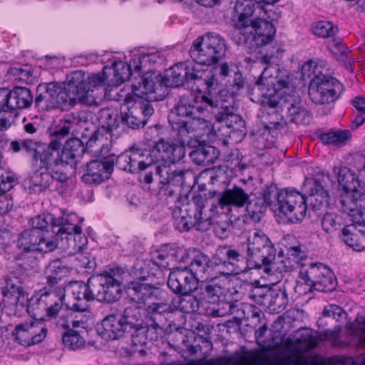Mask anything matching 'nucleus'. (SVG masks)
<instances>
[{
    "label": "nucleus",
    "mask_w": 365,
    "mask_h": 365,
    "mask_svg": "<svg viewBox=\"0 0 365 365\" xmlns=\"http://www.w3.org/2000/svg\"><path fill=\"white\" fill-rule=\"evenodd\" d=\"M289 85L290 77H273L269 74V71L265 69L251 90L252 100L270 108L282 106L284 103L289 104L287 110L289 120L299 125L309 124L312 120L309 112L297 102L293 96L286 93L285 90L289 89Z\"/></svg>",
    "instance_id": "obj_1"
},
{
    "label": "nucleus",
    "mask_w": 365,
    "mask_h": 365,
    "mask_svg": "<svg viewBox=\"0 0 365 365\" xmlns=\"http://www.w3.org/2000/svg\"><path fill=\"white\" fill-rule=\"evenodd\" d=\"M304 187L309 193L307 200L314 210L328 205L329 194L320 179L306 180ZM281 208L279 214H283L292 222L302 221L307 210V199L299 192L285 190L281 196Z\"/></svg>",
    "instance_id": "obj_2"
},
{
    "label": "nucleus",
    "mask_w": 365,
    "mask_h": 365,
    "mask_svg": "<svg viewBox=\"0 0 365 365\" xmlns=\"http://www.w3.org/2000/svg\"><path fill=\"white\" fill-rule=\"evenodd\" d=\"M167 81L170 86L179 87L185 83H197V86H205L207 95L202 96V101L211 108L217 107L218 103L211 94L217 87V79L212 70H200L192 63H180L168 72Z\"/></svg>",
    "instance_id": "obj_3"
},
{
    "label": "nucleus",
    "mask_w": 365,
    "mask_h": 365,
    "mask_svg": "<svg viewBox=\"0 0 365 365\" xmlns=\"http://www.w3.org/2000/svg\"><path fill=\"white\" fill-rule=\"evenodd\" d=\"M234 11L238 15L235 24L232 38L238 46L250 51L257 50L256 30L262 6H255L252 0H235Z\"/></svg>",
    "instance_id": "obj_4"
},
{
    "label": "nucleus",
    "mask_w": 365,
    "mask_h": 365,
    "mask_svg": "<svg viewBox=\"0 0 365 365\" xmlns=\"http://www.w3.org/2000/svg\"><path fill=\"white\" fill-rule=\"evenodd\" d=\"M227 49L223 37L217 33L208 32L193 41L189 53L197 63L211 66L225 57Z\"/></svg>",
    "instance_id": "obj_5"
},
{
    "label": "nucleus",
    "mask_w": 365,
    "mask_h": 365,
    "mask_svg": "<svg viewBox=\"0 0 365 365\" xmlns=\"http://www.w3.org/2000/svg\"><path fill=\"white\" fill-rule=\"evenodd\" d=\"M65 297V287H45L29 302L28 312L39 320L54 318L62 308Z\"/></svg>",
    "instance_id": "obj_6"
},
{
    "label": "nucleus",
    "mask_w": 365,
    "mask_h": 365,
    "mask_svg": "<svg viewBox=\"0 0 365 365\" xmlns=\"http://www.w3.org/2000/svg\"><path fill=\"white\" fill-rule=\"evenodd\" d=\"M115 164L119 169L130 173L142 172L140 181L146 184L153 182L157 166L153 165L150 151L140 148H131L115 157Z\"/></svg>",
    "instance_id": "obj_7"
},
{
    "label": "nucleus",
    "mask_w": 365,
    "mask_h": 365,
    "mask_svg": "<svg viewBox=\"0 0 365 365\" xmlns=\"http://www.w3.org/2000/svg\"><path fill=\"white\" fill-rule=\"evenodd\" d=\"M83 219H80L76 214L63 215L58 220V225L61 227L57 230H53L55 238L61 240L62 246L65 248H72L73 250L80 251L87 245V237L82 234L80 223Z\"/></svg>",
    "instance_id": "obj_8"
},
{
    "label": "nucleus",
    "mask_w": 365,
    "mask_h": 365,
    "mask_svg": "<svg viewBox=\"0 0 365 365\" xmlns=\"http://www.w3.org/2000/svg\"><path fill=\"white\" fill-rule=\"evenodd\" d=\"M122 269L119 267L110 269L109 272L93 275L88 278L89 283L97 301L112 303L118 299L121 289L116 274H120Z\"/></svg>",
    "instance_id": "obj_9"
},
{
    "label": "nucleus",
    "mask_w": 365,
    "mask_h": 365,
    "mask_svg": "<svg viewBox=\"0 0 365 365\" xmlns=\"http://www.w3.org/2000/svg\"><path fill=\"white\" fill-rule=\"evenodd\" d=\"M342 91L343 86L336 78L315 75L309 83L308 93L314 103L325 105L334 103Z\"/></svg>",
    "instance_id": "obj_10"
},
{
    "label": "nucleus",
    "mask_w": 365,
    "mask_h": 365,
    "mask_svg": "<svg viewBox=\"0 0 365 365\" xmlns=\"http://www.w3.org/2000/svg\"><path fill=\"white\" fill-rule=\"evenodd\" d=\"M58 246V240L55 235H51L48 231L35 229L24 230L18 239V247L24 251H37L50 252Z\"/></svg>",
    "instance_id": "obj_11"
},
{
    "label": "nucleus",
    "mask_w": 365,
    "mask_h": 365,
    "mask_svg": "<svg viewBox=\"0 0 365 365\" xmlns=\"http://www.w3.org/2000/svg\"><path fill=\"white\" fill-rule=\"evenodd\" d=\"M213 130L211 121L193 116L175 133L178 140L190 147H196L203 136H208Z\"/></svg>",
    "instance_id": "obj_12"
},
{
    "label": "nucleus",
    "mask_w": 365,
    "mask_h": 365,
    "mask_svg": "<svg viewBox=\"0 0 365 365\" xmlns=\"http://www.w3.org/2000/svg\"><path fill=\"white\" fill-rule=\"evenodd\" d=\"M184 143H174L163 138L155 143L149 150L153 160L154 165H164L174 164L181 160L185 155Z\"/></svg>",
    "instance_id": "obj_13"
},
{
    "label": "nucleus",
    "mask_w": 365,
    "mask_h": 365,
    "mask_svg": "<svg viewBox=\"0 0 365 365\" xmlns=\"http://www.w3.org/2000/svg\"><path fill=\"white\" fill-rule=\"evenodd\" d=\"M165 82L164 78L159 73H146L141 76L137 83L132 84V91L137 99L150 101H158L163 98L164 96L158 92L161 91Z\"/></svg>",
    "instance_id": "obj_14"
},
{
    "label": "nucleus",
    "mask_w": 365,
    "mask_h": 365,
    "mask_svg": "<svg viewBox=\"0 0 365 365\" xmlns=\"http://www.w3.org/2000/svg\"><path fill=\"white\" fill-rule=\"evenodd\" d=\"M128 110L121 113V121L132 129L145 125L149 117L153 113V108L148 101L135 99L132 102L130 97L125 99Z\"/></svg>",
    "instance_id": "obj_15"
},
{
    "label": "nucleus",
    "mask_w": 365,
    "mask_h": 365,
    "mask_svg": "<svg viewBox=\"0 0 365 365\" xmlns=\"http://www.w3.org/2000/svg\"><path fill=\"white\" fill-rule=\"evenodd\" d=\"M71 296L67 307L76 312H90L91 304L96 299L88 279L86 282H76L70 284Z\"/></svg>",
    "instance_id": "obj_16"
},
{
    "label": "nucleus",
    "mask_w": 365,
    "mask_h": 365,
    "mask_svg": "<svg viewBox=\"0 0 365 365\" xmlns=\"http://www.w3.org/2000/svg\"><path fill=\"white\" fill-rule=\"evenodd\" d=\"M216 265H223L231 274H239L250 269L246 259L237 250L227 246L220 248L213 257Z\"/></svg>",
    "instance_id": "obj_17"
},
{
    "label": "nucleus",
    "mask_w": 365,
    "mask_h": 365,
    "mask_svg": "<svg viewBox=\"0 0 365 365\" xmlns=\"http://www.w3.org/2000/svg\"><path fill=\"white\" fill-rule=\"evenodd\" d=\"M217 103V108L220 106V108L215 114L216 121L223 124L229 130L227 133L230 137L232 135L241 140L247 131L245 120L240 115L235 113L233 106L225 105L218 101Z\"/></svg>",
    "instance_id": "obj_18"
},
{
    "label": "nucleus",
    "mask_w": 365,
    "mask_h": 365,
    "mask_svg": "<svg viewBox=\"0 0 365 365\" xmlns=\"http://www.w3.org/2000/svg\"><path fill=\"white\" fill-rule=\"evenodd\" d=\"M199 281L188 267L177 268L170 272L168 286L172 292L180 296H187L195 291Z\"/></svg>",
    "instance_id": "obj_19"
},
{
    "label": "nucleus",
    "mask_w": 365,
    "mask_h": 365,
    "mask_svg": "<svg viewBox=\"0 0 365 365\" xmlns=\"http://www.w3.org/2000/svg\"><path fill=\"white\" fill-rule=\"evenodd\" d=\"M205 198L201 195L194 196L187 204L189 210H185L186 212L192 213L194 227L202 232L207 231L212 227L217 208L216 205H212L208 211L205 210Z\"/></svg>",
    "instance_id": "obj_20"
},
{
    "label": "nucleus",
    "mask_w": 365,
    "mask_h": 365,
    "mask_svg": "<svg viewBox=\"0 0 365 365\" xmlns=\"http://www.w3.org/2000/svg\"><path fill=\"white\" fill-rule=\"evenodd\" d=\"M115 157L108 155L104 160H94L86 163L83 182L88 184L101 183L108 179L113 170Z\"/></svg>",
    "instance_id": "obj_21"
},
{
    "label": "nucleus",
    "mask_w": 365,
    "mask_h": 365,
    "mask_svg": "<svg viewBox=\"0 0 365 365\" xmlns=\"http://www.w3.org/2000/svg\"><path fill=\"white\" fill-rule=\"evenodd\" d=\"M47 334L46 327L39 322L19 324L16 326L13 335L19 343L29 346L41 342Z\"/></svg>",
    "instance_id": "obj_22"
},
{
    "label": "nucleus",
    "mask_w": 365,
    "mask_h": 365,
    "mask_svg": "<svg viewBox=\"0 0 365 365\" xmlns=\"http://www.w3.org/2000/svg\"><path fill=\"white\" fill-rule=\"evenodd\" d=\"M82 78L81 82L78 85V92L81 93V96H78V101L88 106L96 105L97 98L93 94V88L105 83L106 80L105 71L93 74H86L83 72Z\"/></svg>",
    "instance_id": "obj_23"
},
{
    "label": "nucleus",
    "mask_w": 365,
    "mask_h": 365,
    "mask_svg": "<svg viewBox=\"0 0 365 365\" xmlns=\"http://www.w3.org/2000/svg\"><path fill=\"white\" fill-rule=\"evenodd\" d=\"M258 25L256 30L257 49L269 43L274 38L276 33L274 26L271 23L279 19V14L272 10H267L262 6V11L259 13Z\"/></svg>",
    "instance_id": "obj_24"
},
{
    "label": "nucleus",
    "mask_w": 365,
    "mask_h": 365,
    "mask_svg": "<svg viewBox=\"0 0 365 365\" xmlns=\"http://www.w3.org/2000/svg\"><path fill=\"white\" fill-rule=\"evenodd\" d=\"M10 149L14 153H19L24 150L26 153L31 155L34 163L48 162L51 157L50 153L46 151V144L33 139L15 140L10 143Z\"/></svg>",
    "instance_id": "obj_25"
},
{
    "label": "nucleus",
    "mask_w": 365,
    "mask_h": 365,
    "mask_svg": "<svg viewBox=\"0 0 365 365\" xmlns=\"http://www.w3.org/2000/svg\"><path fill=\"white\" fill-rule=\"evenodd\" d=\"M83 72L76 71L71 74V79L66 87L62 88L58 85V89H56L57 108L63 109L76 104L78 101V96H81V93L78 92V85H79V82H81Z\"/></svg>",
    "instance_id": "obj_26"
},
{
    "label": "nucleus",
    "mask_w": 365,
    "mask_h": 365,
    "mask_svg": "<svg viewBox=\"0 0 365 365\" xmlns=\"http://www.w3.org/2000/svg\"><path fill=\"white\" fill-rule=\"evenodd\" d=\"M154 173L158 177L160 183L168 185L167 188L170 185L190 186L187 180L193 177L192 173L188 170L173 169L168 165H157Z\"/></svg>",
    "instance_id": "obj_27"
},
{
    "label": "nucleus",
    "mask_w": 365,
    "mask_h": 365,
    "mask_svg": "<svg viewBox=\"0 0 365 365\" xmlns=\"http://www.w3.org/2000/svg\"><path fill=\"white\" fill-rule=\"evenodd\" d=\"M342 240L354 251L365 250V223H361L360 219L354 220V223L346 225L341 230Z\"/></svg>",
    "instance_id": "obj_28"
},
{
    "label": "nucleus",
    "mask_w": 365,
    "mask_h": 365,
    "mask_svg": "<svg viewBox=\"0 0 365 365\" xmlns=\"http://www.w3.org/2000/svg\"><path fill=\"white\" fill-rule=\"evenodd\" d=\"M194 110L195 108L191 105L189 98L186 96H181L168 116L173 130L176 132L188 119L193 117Z\"/></svg>",
    "instance_id": "obj_29"
},
{
    "label": "nucleus",
    "mask_w": 365,
    "mask_h": 365,
    "mask_svg": "<svg viewBox=\"0 0 365 365\" xmlns=\"http://www.w3.org/2000/svg\"><path fill=\"white\" fill-rule=\"evenodd\" d=\"M56 160H50L46 163L40 162L39 168L34 171L29 178V189L34 192H41L49 188L53 182V176L51 175V167Z\"/></svg>",
    "instance_id": "obj_30"
},
{
    "label": "nucleus",
    "mask_w": 365,
    "mask_h": 365,
    "mask_svg": "<svg viewBox=\"0 0 365 365\" xmlns=\"http://www.w3.org/2000/svg\"><path fill=\"white\" fill-rule=\"evenodd\" d=\"M131 300L138 304H150L153 301L161 299L160 289L148 284L132 283L128 289Z\"/></svg>",
    "instance_id": "obj_31"
},
{
    "label": "nucleus",
    "mask_w": 365,
    "mask_h": 365,
    "mask_svg": "<svg viewBox=\"0 0 365 365\" xmlns=\"http://www.w3.org/2000/svg\"><path fill=\"white\" fill-rule=\"evenodd\" d=\"M85 152V147L78 138H71L66 141L61 153H59L55 165L66 164L76 165L82 158Z\"/></svg>",
    "instance_id": "obj_32"
},
{
    "label": "nucleus",
    "mask_w": 365,
    "mask_h": 365,
    "mask_svg": "<svg viewBox=\"0 0 365 365\" xmlns=\"http://www.w3.org/2000/svg\"><path fill=\"white\" fill-rule=\"evenodd\" d=\"M276 258V250L273 245L268 246L267 248L259 251L255 255L247 257L248 263L250 269H264V271L273 274L275 269L274 260Z\"/></svg>",
    "instance_id": "obj_33"
},
{
    "label": "nucleus",
    "mask_w": 365,
    "mask_h": 365,
    "mask_svg": "<svg viewBox=\"0 0 365 365\" xmlns=\"http://www.w3.org/2000/svg\"><path fill=\"white\" fill-rule=\"evenodd\" d=\"M175 309L174 302L172 304L160 300L153 301L146 308L147 314L150 316L152 322L156 323L158 334L161 332V326L167 322L166 316L173 313Z\"/></svg>",
    "instance_id": "obj_34"
},
{
    "label": "nucleus",
    "mask_w": 365,
    "mask_h": 365,
    "mask_svg": "<svg viewBox=\"0 0 365 365\" xmlns=\"http://www.w3.org/2000/svg\"><path fill=\"white\" fill-rule=\"evenodd\" d=\"M56 89L58 84L54 83L40 84L36 88L35 106L42 109L57 108Z\"/></svg>",
    "instance_id": "obj_35"
},
{
    "label": "nucleus",
    "mask_w": 365,
    "mask_h": 365,
    "mask_svg": "<svg viewBox=\"0 0 365 365\" xmlns=\"http://www.w3.org/2000/svg\"><path fill=\"white\" fill-rule=\"evenodd\" d=\"M249 194L242 187L235 186L220 192L217 197V204L221 208L227 207H243L248 202Z\"/></svg>",
    "instance_id": "obj_36"
},
{
    "label": "nucleus",
    "mask_w": 365,
    "mask_h": 365,
    "mask_svg": "<svg viewBox=\"0 0 365 365\" xmlns=\"http://www.w3.org/2000/svg\"><path fill=\"white\" fill-rule=\"evenodd\" d=\"M70 272V269L59 259L53 260L46 267L44 274L46 284L50 288L64 287L59 285L60 281Z\"/></svg>",
    "instance_id": "obj_37"
},
{
    "label": "nucleus",
    "mask_w": 365,
    "mask_h": 365,
    "mask_svg": "<svg viewBox=\"0 0 365 365\" xmlns=\"http://www.w3.org/2000/svg\"><path fill=\"white\" fill-rule=\"evenodd\" d=\"M337 174L339 184L343 187L344 192H354L357 193L365 192L363 183L359 180L358 176L346 167L335 168Z\"/></svg>",
    "instance_id": "obj_38"
},
{
    "label": "nucleus",
    "mask_w": 365,
    "mask_h": 365,
    "mask_svg": "<svg viewBox=\"0 0 365 365\" xmlns=\"http://www.w3.org/2000/svg\"><path fill=\"white\" fill-rule=\"evenodd\" d=\"M148 56H144L138 59L130 61V63L120 61L113 65V76L115 83L120 84L129 80L132 75L131 67L133 66L136 72H140L141 65L148 60Z\"/></svg>",
    "instance_id": "obj_39"
},
{
    "label": "nucleus",
    "mask_w": 365,
    "mask_h": 365,
    "mask_svg": "<svg viewBox=\"0 0 365 365\" xmlns=\"http://www.w3.org/2000/svg\"><path fill=\"white\" fill-rule=\"evenodd\" d=\"M286 125L284 121H270L266 124L262 132L255 135L252 142L253 146L258 150H264L273 146L274 139L273 136H270L271 132L274 130H281Z\"/></svg>",
    "instance_id": "obj_40"
},
{
    "label": "nucleus",
    "mask_w": 365,
    "mask_h": 365,
    "mask_svg": "<svg viewBox=\"0 0 365 365\" xmlns=\"http://www.w3.org/2000/svg\"><path fill=\"white\" fill-rule=\"evenodd\" d=\"M10 110L24 109L34 102L31 91L26 87L16 86L9 90Z\"/></svg>",
    "instance_id": "obj_41"
},
{
    "label": "nucleus",
    "mask_w": 365,
    "mask_h": 365,
    "mask_svg": "<svg viewBox=\"0 0 365 365\" xmlns=\"http://www.w3.org/2000/svg\"><path fill=\"white\" fill-rule=\"evenodd\" d=\"M4 297L11 299V303L24 307L28 302V297L24 290L22 283L18 278L9 279L6 286L2 289Z\"/></svg>",
    "instance_id": "obj_42"
},
{
    "label": "nucleus",
    "mask_w": 365,
    "mask_h": 365,
    "mask_svg": "<svg viewBox=\"0 0 365 365\" xmlns=\"http://www.w3.org/2000/svg\"><path fill=\"white\" fill-rule=\"evenodd\" d=\"M190 152V157L193 163L198 165L212 164L220 156V150L212 145H199Z\"/></svg>",
    "instance_id": "obj_43"
},
{
    "label": "nucleus",
    "mask_w": 365,
    "mask_h": 365,
    "mask_svg": "<svg viewBox=\"0 0 365 365\" xmlns=\"http://www.w3.org/2000/svg\"><path fill=\"white\" fill-rule=\"evenodd\" d=\"M210 264L211 261L210 257L207 255L197 250V252H194L192 261L190 262L188 270L197 278L198 281L204 280L208 277L211 267Z\"/></svg>",
    "instance_id": "obj_44"
},
{
    "label": "nucleus",
    "mask_w": 365,
    "mask_h": 365,
    "mask_svg": "<svg viewBox=\"0 0 365 365\" xmlns=\"http://www.w3.org/2000/svg\"><path fill=\"white\" fill-rule=\"evenodd\" d=\"M285 190H279L275 184H270L266 186L260 193L267 207L275 213H279L281 208V196L284 194Z\"/></svg>",
    "instance_id": "obj_45"
},
{
    "label": "nucleus",
    "mask_w": 365,
    "mask_h": 365,
    "mask_svg": "<svg viewBox=\"0 0 365 365\" xmlns=\"http://www.w3.org/2000/svg\"><path fill=\"white\" fill-rule=\"evenodd\" d=\"M102 327L105 334L112 340L121 337L128 328L121 318L117 319L114 315L106 317L102 321Z\"/></svg>",
    "instance_id": "obj_46"
},
{
    "label": "nucleus",
    "mask_w": 365,
    "mask_h": 365,
    "mask_svg": "<svg viewBox=\"0 0 365 365\" xmlns=\"http://www.w3.org/2000/svg\"><path fill=\"white\" fill-rule=\"evenodd\" d=\"M267 307L271 312L279 313L288 303V296L284 288L271 289L267 293Z\"/></svg>",
    "instance_id": "obj_47"
},
{
    "label": "nucleus",
    "mask_w": 365,
    "mask_h": 365,
    "mask_svg": "<svg viewBox=\"0 0 365 365\" xmlns=\"http://www.w3.org/2000/svg\"><path fill=\"white\" fill-rule=\"evenodd\" d=\"M329 268L321 263L312 264L309 268L302 269L299 272L300 279L311 288Z\"/></svg>",
    "instance_id": "obj_48"
},
{
    "label": "nucleus",
    "mask_w": 365,
    "mask_h": 365,
    "mask_svg": "<svg viewBox=\"0 0 365 365\" xmlns=\"http://www.w3.org/2000/svg\"><path fill=\"white\" fill-rule=\"evenodd\" d=\"M364 197V193L354 192H344L338 200L339 206L344 212L354 215L357 212L359 205V199Z\"/></svg>",
    "instance_id": "obj_49"
},
{
    "label": "nucleus",
    "mask_w": 365,
    "mask_h": 365,
    "mask_svg": "<svg viewBox=\"0 0 365 365\" xmlns=\"http://www.w3.org/2000/svg\"><path fill=\"white\" fill-rule=\"evenodd\" d=\"M212 226L216 235L222 239L227 238L233 227L232 222L227 214L217 212L215 213Z\"/></svg>",
    "instance_id": "obj_50"
},
{
    "label": "nucleus",
    "mask_w": 365,
    "mask_h": 365,
    "mask_svg": "<svg viewBox=\"0 0 365 365\" xmlns=\"http://www.w3.org/2000/svg\"><path fill=\"white\" fill-rule=\"evenodd\" d=\"M201 302L216 304L225 297V289L213 282L201 288Z\"/></svg>",
    "instance_id": "obj_51"
},
{
    "label": "nucleus",
    "mask_w": 365,
    "mask_h": 365,
    "mask_svg": "<svg viewBox=\"0 0 365 365\" xmlns=\"http://www.w3.org/2000/svg\"><path fill=\"white\" fill-rule=\"evenodd\" d=\"M351 138V134L349 130H331L319 135V138L323 143L339 146L345 145Z\"/></svg>",
    "instance_id": "obj_52"
},
{
    "label": "nucleus",
    "mask_w": 365,
    "mask_h": 365,
    "mask_svg": "<svg viewBox=\"0 0 365 365\" xmlns=\"http://www.w3.org/2000/svg\"><path fill=\"white\" fill-rule=\"evenodd\" d=\"M246 212L250 218L255 222H259L267 208L261 196L250 198L248 197V202L245 205Z\"/></svg>",
    "instance_id": "obj_53"
},
{
    "label": "nucleus",
    "mask_w": 365,
    "mask_h": 365,
    "mask_svg": "<svg viewBox=\"0 0 365 365\" xmlns=\"http://www.w3.org/2000/svg\"><path fill=\"white\" fill-rule=\"evenodd\" d=\"M118 118L117 111L110 108H103L98 113V120L101 128L110 133L118 127Z\"/></svg>",
    "instance_id": "obj_54"
},
{
    "label": "nucleus",
    "mask_w": 365,
    "mask_h": 365,
    "mask_svg": "<svg viewBox=\"0 0 365 365\" xmlns=\"http://www.w3.org/2000/svg\"><path fill=\"white\" fill-rule=\"evenodd\" d=\"M271 245L272 244L264 234L256 232L248 239L247 255V257L252 255H255L259 251Z\"/></svg>",
    "instance_id": "obj_55"
},
{
    "label": "nucleus",
    "mask_w": 365,
    "mask_h": 365,
    "mask_svg": "<svg viewBox=\"0 0 365 365\" xmlns=\"http://www.w3.org/2000/svg\"><path fill=\"white\" fill-rule=\"evenodd\" d=\"M7 75L17 83L28 84L33 81V69L29 65L11 67L8 71Z\"/></svg>",
    "instance_id": "obj_56"
},
{
    "label": "nucleus",
    "mask_w": 365,
    "mask_h": 365,
    "mask_svg": "<svg viewBox=\"0 0 365 365\" xmlns=\"http://www.w3.org/2000/svg\"><path fill=\"white\" fill-rule=\"evenodd\" d=\"M328 46L330 51L338 60L344 62L348 61L346 68L347 69L351 68V61H353V58L349 56L351 51L340 39H332L329 43Z\"/></svg>",
    "instance_id": "obj_57"
},
{
    "label": "nucleus",
    "mask_w": 365,
    "mask_h": 365,
    "mask_svg": "<svg viewBox=\"0 0 365 365\" xmlns=\"http://www.w3.org/2000/svg\"><path fill=\"white\" fill-rule=\"evenodd\" d=\"M356 113L351 121L350 128L356 130L365 123V97L358 96L351 101Z\"/></svg>",
    "instance_id": "obj_58"
},
{
    "label": "nucleus",
    "mask_w": 365,
    "mask_h": 365,
    "mask_svg": "<svg viewBox=\"0 0 365 365\" xmlns=\"http://www.w3.org/2000/svg\"><path fill=\"white\" fill-rule=\"evenodd\" d=\"M59 217H53L52 215H38L31 220V229H35L42 231H46L44 229L47 227L48 225L50 223L53 227L52 235H55L53 230H57L59 227H61V225H58L59 223L57 222Z\"/></svg>",
    "instance_id": "obj_59"
},
{
    "label": "nucleus",
    "mask_w": 365,
    "mask_h": 365,
    "mask_svg": "<svg viewBox=\"0 0 365 365\" xmlns=\"http://www.w3.org/2000/svg\"><path fill=\"white\" fill-rule=\"evenodd\" d=\"M319 339H322V335L319 336L312 329L305 328L298 331L297 342L308 349H312L317 346Z\"/></svg>",
    "instance_id": "obj_60"
},
{
    "label": "nucleus",
    "mask_w": 365,
    "mask_h": 365,
    "mask_svg": "<svg viewBox=\"0 0 365 365\" xmlns=\"http://www.w3.org/2000/svg\"><path fill=\"white\" fill-rule=\"evenodd\" d=\"M187 298L182 299L178 297V304H175V309H179L185 313H191L197 312L199 309L200 304L204 305L205 302H201V297L197 299L192 297L190 294L186 296Z\"/></svg>",
    "instance_id": "obj_61"
},
{
    "label": "nucleus",
    "mask_w": 365,
    "mask_h": 365,
    "mask_svg": "<svg viewBox=\"0 0 365 365\" xmlns=\"http://www.w3.org/2000/svg\"><path fill=\"white\" fill-rule=\"evenodd\" d=\"M127 327L137 328L142 320V314L139 307L137 306H130L126 307L121 317Z\"/></svg>",
    "instance_id": "obj_62"
},
{
    "label": "nucleus",
    "mask_w": 365,
    "mask_h": 365,
    "mask_svg": "<svg viewBox=\"0 0 365 365\" xmlns=\"http://www.w3.org/2000/svg\"><path fill=\"white\" fill-rule=\"evenodd\" d=\"M335 282L334 273L329 269L327 273L324 274L309 290L310 292L313 290L325 292H331L335 288Z\"/></svg>",
    "instance_id": "obj_63"
},
{
    "label": "nucleus",
    "mask_w": 365,
    "mask_h": 365,
    "mask_svg": "<svg viewBox=\"0 0 365 365\" xmlns=\"http://www.w3.org/2000/svg\"><path fill=\"white\" fill-rule=\"evenodd\" d=\"M153 264L163 269H170V260L169 252V245H163L158 250L155 252L152 256Z\"/></svg>",
    "instance_id": "obj_64"
}]
</instances>
